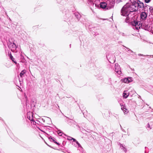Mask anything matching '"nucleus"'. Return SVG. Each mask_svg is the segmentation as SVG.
<instances>
[{
	"instance_id": "aec40b11",
	"label": "nucleus",
	"mask_w": 153,
	"mask_h": 153,
	"mask_svg": "<svg viewBox=\"0 0 153 153\" xmlns=\"http://www.w3.org/2000/svg\"><path fill=\"white\" fill-rule=\"evenodd\" d=\"M150 1V0H145V2L147 3H149Z\"/></svg>"
},
{
	"instance_id": "20e7f679",
	"label": "nucleus",
	"mask_w": 153,
	"mask_h": 153,
	"mask_svg": "<svg viewBox=\"0 0 153 153\" xmlns=\"http://www.w3.org/2000/svg\"><path fill=\"white\" fill-rule=\"evenodd\" d=\"M115 72L119 75L121 74V68L118 64H115L114 67Z\"/></svg>"
},
{
	"instance_id": "1a4fd4ad",
	"label": "nucleus",
	"mask_w": 153,
	"mask_h": 153,
	"mask_svg": "<svg viewBox=\"0 0 153 153\" xmlns=\"http://www.w3.org/2000/svg\"><path fill=\"white\" fill-rule=\"evenodd\" d=\"M129 92L127 91H125L123 93V96L124 98H126L129 96Z\"/></svg>"
},
{
	"instance_id": "2eb2a0df",
	"label": "nucleus",
	"mask_w": 153,
	"mask_h": 153,
	"mask_svg": "<svg viewBox=\"0 0 153 153\" xmlns=\"http://www.w3.org/2000/svg\"><path fill=\"white\" fill-rule=\"evenodd\" d=\"M70 138H71V140H73V141L76 142L77 141L74 138H73L71 137H70Z\"/></svg>"
},
{
	"instance_id": "a211bd4d",
	"label": "nucleus",
	"mask_w": 153,
	"mask_h": 153,
	"mask_svg": "<svg viewBox=\"0 0 153 153\" xmlns=\"http://www.w3.org/2000/svg\"><path fill=\"white\" fill-rule=\"evenodd\" d=\"M149 10L150 11L152 12V11L153 10V8H152V7H150L149 8Z\"/></svg>"
},
{
	"instance_id": "dca6fc26",
	"label": "nucleus",
	"mask_w": 153,
	"mask_h": 153,
	"mask_svg": "<svg viewBox=\"0 0 153 153\" xmlns=\"http://www.w3.org/2000/svg\"><path fill=\"white\" fill-rule=\"evenodd\" d=\"M140 7L143 6V3H142V2L140 3Z\"/></svg>"
},
{
	"instance_id": "f03ea898",
	"label": "nucleus",
	"mask_w": 153,
	"mask_h": 153,
	"mask_svg": "<svg viewBox=\"0 0 153 153\" xmlns=\"http://www.w3.org/2000/svg\"><path fill=\"white\" fill-rule=\"evenodd\" d=\"M128 3L129 5V7L128 8L129 9L130 12L135 11L137 10L138 7L135 4H133Z\"/></svg>"
},
{
	"instance_id": "4468645a",
	"label": "nucleus",
	"mask_w": 153,
	"mask_h": 153,
	"mask_svg": "<svg viewBox=\"0 0 153 153\" xmlns=\"http://www.w3.org/2000/svg\"><path fill=\"white\" fill-rule=\"evenodd\" d=\"M122 1V0H117L116 3L118 4Z\"/></svg>"
},
{
	"instance_id": "6e6552de",
	"label": "nucleus",
	"mask_w": 153,
	"mask_h": 153,
	"mask_svg": "<svg viewBox=\"0 0 153 153\" xmlns=\"http://www.w3.org/2000/svg\"><path fill=\"white\" fill-rule=\"evenodd\" d=\"M121 109L123 111L124 113L126 114L128 112V110L127 109L126 106H122Z\"/></svg>"
},
{
	"instance_id": "a878e982",
	"label": "nucleus",
	"mask_w": 153,
	"mask_h": 153,
	"mask_svg": "<svg viewBox=\"0 0 153 153\" xmlns=\"http://www.w3.org/2000/svg\"><path fill=\"white\" fill-rule=\"evenodd\" d=\"M140 97H141L140 96H139L138 97V98H140Z\"/></svg>"
},
{
	"instance_id": "f257e3e1",
	"label": "nucleus",
	"mask_w": 153,
	"mask_h": 153,
	"mask_svg": "<svg viewBox=\"0 0 153 153\" xmlns=\"http://www.w3.org/2000/svg\"><path fill=\"white\" fill-rule=\"evenodd\" d=\"M129 5L128 3H126L122 8L121 11V14L124 16H127L130 12L128 8Z\"/></svg>"
},
{
	"instance_id": "9d476101",
	"label": "nucleus",
	"mask_w": 153,
	"mask_h": 153,
	"mask_svg": "<svg viewBox=\"0 0 153 153\" xmlns=\"http://www.w3.org/2000/svg\"><path fill=\"white\" fill-rule=\"evenodd\" d=\"M107 4L105 2H102L100 4V7L104 9L106 7Z\"/></svg>"
},
{
	"instance_id": "0eeeda50",
	"label": "nucleus",
	"mask_w": 153,
	"mask_h": 153,
	"mask_svg": "<svg viewBox=\"0 0 153 153\" xmlns=\"http://www.w3.org/2000/svg\"><path fill=\"white\" fill-rule=\"evenodd\" d=\"M33 114L31 112L29 111L27 113V118L31 121H33Z\"/></svg>"
},
{
	"instance_id": "4be33fe9",
	"label": "nucleus",
	"mask_w": 153,
	"mask_h": 153,
	"mask_svg": "<svg viewBox=\"0 0 153 153\" xmlns=\"http://www.w3.org/2000/svg\"><path fill=\"white\" fill-rule=\"evenodd\" d=\"M50 138H51L54 142L55 141V140L52 137H50Z\"/></svg>"
},
{
	"instance_id": "bb28decb",
	"label": "nucleus",
	"mask_w": 153,
	"mask_h": 153,
	"mask_svg": "<svg viewBox=\"0 0 153 153\" xmlns=\"http://www.w3.org/2000/svg\"><path fill=\"white\" fill-rule=\"evenodd\" d=\"M140 55V56H143V55L141 54H140V55Z\"/></svg>"
},
{
	"instance_id": "cd10ccee",
	"label": "nucleus",
	"mask_w": 153,
	"mask_h": 153,
	"mask_svg": "<svg viewBox=\"0 0 153 153\" xmlns=\"http://www.w3.org/2000/svg\"><path fill=\"white\" fill-rule=\"evenodd\" d=\"M69 139V140H71V138H69V139Z\"/></svg>"
},
{
	"instance_id": "9b49d317",
	"label": "nucleus",
	"mask_w": 153,
	"mask_h": 153,
	"mask_svg": "<svg viewBox=\"0 0 153 153\" xmlns=\"http://www.w3.org/2000/svg\"><path fill=\"white\" fill-rule=\"evenodd\" d=\"M120 144V148L121 149H123V151L126 152H127V149L126 148L125 145H123V144Z\"/></svg>"
},
{
	"instance_id": "f3484780",
	"label": "nucleus",
	"mask_w": 153,
	"mask_h": 153,
	"mask_svg": "<svg viewBox=\"0 0 153 153\" xmlns=\"http://www.w3.org/2000/svg\"><path fill=\"white\" fill-rule=\"evenodd\" d=\"M129 19V18L128 17H127L126 20V22H128V20Z\"/></svg>"
},
{
	"instance_id": "39448f33",
	"label": "nucleus",
	"mask_w": 153,
	"mask_h": 153,
	"mask_svg": "<svg viewBox=\"0 0 153 153\" xmlns=\"http://www.w3.org/2000/svg\"><path fill=\"white\" fill-rule=\"evenodd\" d=\"M121 81L124 83H128L132 81V78L131 77H128L121 79Z\"/></svg>"
},
{
	"instance_id": "412c9836",
	"label": "nucleus",
	"mask_w": 153,
	"mask_h": 153,
	"mask_svg": "<svg viewBox=\"0 0 153 153\" xmlns=\"http://www.w3.org/2000/svg\"><path fill=\"white\" fill-rule=\"evenodd\" d=\"M147 127L148 128H149L150 129H151V127H150L149 124V123H148V124Z\"/></svg>"
},
{
	"instance_id": "f8f14e48",
	"label": "nucleus",
	"mask_w": 153,
	"mask_h": 153,
	"mask_svg": "<svg viewBox=\"0 0 153 153\" xmlns=\"http://www.w3.org/2000/svg\"><path fill=\"white\" fill-rule=\"evenodd\" d=\"M26 71L25 70L22 71L20 74V76L21 77H22V76L25 73Z\"/></svg>"
},
{
	"instance_id": "6ab92c4d",
	"label": "nucleus",
	"mask_w": 153,
	"mask_h": 153,
	"mask_svg": "<svg viewBox=\"0 0 153 153\" xmlns=\"http://www.w3.org/2000/svg\"><path fill=\"white\" fill-rule=\"evenodd\" d=\"M76 143L78 145V146H79V147H80L81 146H80V144L77 141H76Z\"/></svg>"
},
{
	"instance_id": "5701e85b",
	"label": "nucleus",
	"mask_w": 153,
	"mask_h": 153,
	"mask_svg": "<svg viewBox=\"0 0 153 153\" xmlns=\"http://www.w3.org/2000/svg\"><path fill=\"white\" fill-rule=\"evenodd\" d=\"M58 134L60 136H61L62 135V133L61 132H59Z\"/></svg>"
},
{
	"instance_id": "b1692460",
	"label": "nucleus",
	"mask_w": 153,
	"mask_h": 153,
	"mask_svg": "<svg viewBox=\"0 0 153 153\" xmlns=\"http://www.w3.org/2000/svg\"><path fill=\"white\" fill-rule=\"evenodd\" d=\"M13 45H14V46L15 47V48L16 47V44L15 43H13Z\"/></svg>"
},
{
	"instance_id": "393cba45",
	"label": "nucleus",
	"mask_w": 153,
	"mask_h": 153,
	"mask_svg": "<svg viewBox=\"0 0 153 153\" xmlns=\"http://www.w3.org/2000/svg\"><path fill=\"white\" fill-rule=\"evenodd\" d=\"M54 143H56V144H58V143L57 142H56V141H55V142H54Z\"/></svg>"
},
{
	"instance_id": "7ed1b4c3",
	"label": "nucleus",
	"mask_w": 153,
	"mask_h": 153,
	"mask_svg": "<svg viewBox=\"0 0 153 153\" xmlns=\"http://www.w3.org/2000/svg\"><path fill=\"white\" fill-rule=\"evenodd\" d=\"M132 25L135 27V28L138 30L140 28V27L142 26L140 22L134 21L132 23Z\"/></svg>"
},
{
	"instance_id": "423d86ee",
	"label": "nucleus",
	"mask_w": 153,
	"mask_h": 153,
	"mask_svg": "<svg viewBox=\"0 0 153 153\" xmlns=\"http://www.w3.org/2000/svg\"><path fill=\"white\" fill-rule=\"evenodd\" d=\"M140 20H145L147 16V13L145 12H142L140 14Z\"/></svg>"
},
{
	"instance_id": "ddd939ff",
	"label": "nucleus",
	"mask_w": 153,
	"mask_h": 153,
	"mask_svg": "<svg viewBox=\"0 0 153 153\" xmlns=\"http://www.w3.org/2000/svg\"><path fill=\"white\" fill-rule=\"evenodd\" d=\"M10 58L12 60V61L13 62L15 63H16V62H15L14 60V58L12 56V55L11 54H10Z\"/></svg>"
}]
</instances>
